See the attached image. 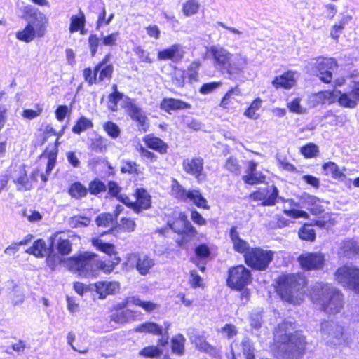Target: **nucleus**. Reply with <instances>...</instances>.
<instances>
[{"label": "nucleus", "mask_w": 359, "mask_h": 359, "mask_svg": "<svg viewBox=\"0 0 359 359\" xmlns=\"http://www.w3.org/2000/svg\"><path fill=\"white\" fill-rule=\"evenodd\" d=\"M274 340L279 344L281 359H302L305 354L306 337L290 321L280 323L274 332Z\"/></svg>", "instance_id": "obj_1"}, {"label": "nucleus", "mask_w": 359, "mask_h": 359, "mask_svg": "<svg viewBox=\"0 0 359 359\" xmlns=\"http://www.w3.org/2000/svg\"><path fill=\"white\" fill-rule=\"evenodd\" d=\"M311 299L327 314L335 315L344 307V296L339 290L328 283H317L313 287Z\"/></svg>", "instance_id": "obj_2"}, {"label": "nucleus", "mask_w": 359, "mask_h": 359, "mask_svg": "<svg viewBox=\"0 0 359 359\" xmlns=\"http://www.w3.org/2000/svg\"><path fill=\"white\" fill-rule=\"evenodd\" d=\"M306 280L300 274H285L279 277L277 292L280 298L293 304H299L304 299L303 288Z\"/></svg>", "instance_id": "obj_3"}, {"label": "nucleus", "mask_w": 359, "mask_h": 359, "mask_svg": "<svg viewBox=\"0 0 359 359\" xmlns=\"http://www.w3.org/2000/svg\"><path fill=\"white\" fill-rule=\"evenodd\" d=\"M95 253L86 252L78 257L67 259L65 262V266L81 276H94L97 273V268L98 267L95 259Z\"/></svg>", "instance_id": "obj_4"}, {"label": "nucleus", "mask_w": 359, "mask_h": 359, "mask_svg": "<svg viewBox=\"0 0 359 359\" xmlns=\"http://www.w3.org/2000/svg\"><path fill=\"white\" fill-rule=\"evenodd\" d=\"M335 280L344 287L359 293V268L353 264L339 267L334 273Z\"/></svg>", "instance_id": "obj_5"}, {"label": "nucleus", "mask_w": 359, "mask_h": 359, "mask_svg": "<svg viewBox=\"0 0 359 359\" xmlns=\"http://www.w3.org/2000/svg\"><path fill=\"white\" fill-rule=\"evenodd\" d=\"M273 257V252L259 248H252L244 255L245 262L251 268L259 270H265Z\"/></svg>", "instance_id": "obj_6"}, {"label": "nucleus", "mask_w": 359, "mask_h": 359, "mask_svg": "<svg viewBox=\"0 0 359 359\" xmlns=\"http://www.w3.org/2000/svg\"><path fill=\"white\" fill-rule=\"evenodd\" d=\"M251 280L250 270L243 265H238L229 270L227 285L231 289L241 291L251 283Z\"/></svg>", "instance_id": "obj_7"}, {"label": "nucleus", "mask_w": 359, "mask_h": 359, "mask_svg": "<svg viewBox=\"0 0 359 359\" xmlns=\"http://www.w3.org/2000/svg\"><path fill=\"white\" fill-rule=\"evenodd\" d=\"M125 264L130 269H135L140 275L146 276L154 266L155 261L144 254L130 253L127 255Z\"/></svg>", "instance_id": "obj_8"}, {"label": "nucleus", "mask_w": 359, "mask_h": 359, "mask_svg": "<svg viewBox=\"0 0 359 359\" xmlns=\"http://www.w3.org/2000/svg\"><path fill=\"white\" fill-rule=\"evenodd\" d=\"M320 334L327 344L335 346L342 342L344 329L334 321H325L321 324Z\"/></svg>", "instance_id": "obj_9"}, {"label": "nucleus", "mask_w": 359, "mask_h": 359, "mask_svg": "<svg viewBox=\"0 0 359 359\" xmlns=\"http://www.w3.org/2000/svg\"><path fill=\"white\" fill-rule=\"evenodd\" d=\"M249 64L248 56L241 52L231 54V59L224 69L230 78H235L244 73L245 69Z\"/></svg>", "instance_id": "obj_10"}, {"label": "nucleus", "mask_w": 359, "mask_h": 359, "mask_svg": "<svg viewBox=\"0 0 359 359\" xmlns=\"http://www.w3.org/2000/svg\"><path fill=\"white\" fill-rule=\"evenodd\" d=\"M279 191L278 188L272 185L270 188H262L252 192L249 196L253 201H261L262 206H273L278 198Z\"/></svg>", "instance_id": "obj_11"}, {"label": "nucleus", "mask_w": 359, "mask_h": 359, "mask_svg": "<svg viewBox=\"0 0 359 359\" xmlns=\"http://www.w3.org/2000/svg\"><path fill=\"white\" fill-rule=\"evenodd\" d=\"M207 53L208 56L212 58L214 66L224 71L232 53L220 45L211 46L208 48Z\"/></svg>", "instance_id": "obj_12"}, {"label": "nucleus", "mask_w": 359, "mask_h": 359, "mask_svg": "<svg viewBox=\"0 0 359 359\" xmlns=\"http://www.w3.org/2000/svg\"><path fill=\"white\" fill-rule=\"evenodd\" d=\"M336 65V61L332 58H319L313 64V72L322 81L330 83L332 79V70Z\"/></svg>", "instance_id": "obj_13"}, {"label": "nucleus", "mask_w": 359, "mask_h": 359, "mask_svg": "<svg viewBox=\"0 0 359 359\" xmlns=\"http://www.w3.org/2000/svg\"><path fill=\"white\" fill-rule=\"evenodd\" d=\"M325 261L324 255L320 252H305L298 258L302 268L306 270L320 269L323 268Z\"/></svg>", "instance_id": "obj_14"}, {"label": "nucleus", "mask_w": 359, "mask_h": 359, "mask_svg": "<svg viewBox=\"0 0 359 359\" xmlns=\"http://www.w3.org/2000/svg\"><path fill=\"white\" fill-rule=\"evenodd\" d=\"M333 93H336V102L344 107L355 108L359 102V81L355 82L352 91L346 93H341V91L333 90Z\"/></svg>", "instance_id": "obj_15"}, {"label": "nucleus", "mask_w": 359, "mask_h": 359, "mask_svg": "<svg viewBox=\"0 0 359 359\" xmlns=\"http://www.w3.org/2000/svg\"><path fill=\"white\" fill-rule=\"evenodd\" d=\"M123 102L130 118L138 123L142 130L144 132L147 131L149 128V122L143 111L129 98H126Z\"/></svg>", "instance_id": "obj_16"}, {"label": "nucleus", "mask_w": 359, "mask_h": 359, "mask_svg": "<svg viewBox=\"0 0 359 359\" xmlns=\"http://www.w3.org/2000/svg\"><path fill=\"white\" fill-rule=\"evenodd\" d=\"M185 53L182 45L175 43L167 48L158 51L157 58L159 60H171L174 63H178L182 60Z\"/></svg>", "instance_id": "obj_17"}, {"label": "nucleus", "mask_w": 359, "mask_h": 359, "mask_svg": "<svg viewBox=\"0 0 359 359\" xmlns=\"http://www.w3.org/2000/svg\"><path fill=\"white\" fill-rule=\"evenodd\" d=\"M183 170L187 174L194 176L198 181L205 178L203 174V160L201 158H186L182 162Z\"/></svg>", "instance_id": "obj_18"}, {"label": "nucleus", "mask_w": 359, "mask_h": 359, "mask_svg": "<svg viewBox=\"0 0 359 359\" xmlns=\"http://www.w3.org/2000/svg\"><path fill=\"white\" fill-rule=\"evenodd\" d=\"M32 16L33 19L29 22L28 25L32 27L36 38L43 37L48 25V18L39 11H34Z\"/></svg>", "instance_id": "obj_19"}, {"label": "nucleus", "mask_w": 359, "mask_h": 359, "mask_svg": "<svg viewBox=\"0 0 359 359\" xmlns=\"http://www.w3.org/2000/svg\"><path fill=\"white\" fill-rule=\"evenodd\" d=\"M12 178L18 191H25L32 189V182L28 180L24 165H20L17 168L12 174Z\"/></svg>", "instance_id": "obj_20"}, {"label": "nucleus", "mask_w": 359, "mask_h": 359, "mask_svg": "<svg viewBox=\"0 0 359 359\" xmlns=\"http://www.w3.org/2000/svg\"><path fill=\"white\" fill-rule=\"evenodd\" d=\"M170 326L171 323L168 321H165L162 326L153 322H147L137 327L135 331L150 333L154 335L167 334Z\"/></svg>", "instance_id": "obj_21"}, {"label": "nucleus", "mask_w": 359, "mask_h": 359, "mask_svg": "<svg viewBox=\"0 0 359 359\" xmlns=\"http://www.w3.org/2000/svg\"><path fill=\"white\" fill-rule=\"evenodd\" d=\"M95 291L100 299H104L107 295L116 294L120 291V283L117 281H100L95 285Z\"/></svg>", "instance_id": "obj_22"}, {"label": "nucleus", "mask_w": 359, "mask_h": 359, "mask_svg": "<svg viewBox=\"0 0 359 359\" xmlns=\"http://www.w3.org/2000/svg\"><path fill=\"white\" fill-rule=\"evenodd\" d=\"M336 96L337 95L336 93H333V90L320 91L311 95L308 98V102L310 107H315L318 104L335 102Z\"/></svg>", "instance_id": "obj_23"}, {"label": "nucleus", "mask_w": 359, "mask_h": 359, "mask_svg": "<svg viewBox=\"0 0 359 359\" xmlns=\"http://www.w3.org/2000/svg\"><path fill=\"white\" fill-rule=\"evenodd\" d=\"M54 237H50V245L48 247L43 239L35 241L32 247L26 250V252L33 255L36 257H44L53 250Z\"/></svg>", "instance_id": "obj_24"}, {"label": "nucleus", "mask_w": 359, "mask_h": 359, "mask_svg": "<svg viewBox=\"0 0 359 359\" xmlns=\"http://www.w3.org/2000/svg\"><path fill=\"white\" fill-rule=\"evenodd\" d=\"M128 304H134L136 306H139L142 307L147 312H151L157 309H158L159 306L150 301H142L139 297L133 296L131 297H128L124 302L117 305L116 306L119 309H123L126 307Z\"/></svg>", "instance_id": "obj_25"}, {"label": "nucleus", "mask_w": 359, "mask_h": 359, "mask_svg": "<svg viewBox=\"0 0 359 359\" xmlns=\"http://www.w3.org/2000/svg\"><path fill=\"white\" fill-rule=\"evenodd\" d=\"M295 84L294 72L292 71L287 72L281 76H276L272 81V85L276 89L279 88L290 89L294 86Z\"/></svg>", "instance_id": "obj_26"}, {"label": "nucleus", "mask_w": 359, "mask_h": 359, "mask_svg": "<svg viewBox=\"0 0 359 359\" xmlns=\"http://www.w3.org/2000/svg\"><path fill=\"white\" fill-rule=\"evenodd\" d=\"M110 58V55H107L102 62L95 67V73L97 76V82L102 81L104 79H109L113 72L111 65H107Z\"/></svg>", "instance_id": "obj_27"}, {"label": "nucleus", "mask_w": 359, "mask_h": 359, "mask_svg": "<svg viewBox=\"0 0 359 359\" xmlns=\"http://www.w3.org/2000/svg\"><path fill=\"white\" fill-rule=\"evenodd\" d=\"M190 104L180 100L174 98H165L161 103V108L167 112L175 110L191 109Z\"/></svg>", "instance_id": "obj_28"}, {"label": "nucleus", "mask_w": 359, "mask_h": 359, "mask_svg": "<svg viewBox=\"0 0 359 359\" xmlns=\"http://www.w3.org/2000/svg\"><path fill=\"white\" fill-rule=\"evenodd\" d=\"M230 238L233 243V248L235 251L245 254L250 248L249 244L245 240L240 238L239 233L236 227H232L230 230Z\"/></svg>", "instance_id": "obj_29"}, {"label": "nucleus", "mask_w": 359, "mask_h": 359, "mask_svg": "<svg viewBox=\"0 0 359 359\" xmlns=\"http://www.w3.org/2000/svg\"><path fill=\"white\" fill-rule=\"evenodd\" d=\"M136 213L140 212L142 210L148 209L151 205L150 196L147 191L143 189H137L136 191V201L135 202Z\"/></svg>", "instance_id": "obj_30"}, {"label": "nucleus", "mask_w": 359, "mask_h": 359, "mask_svg": "<svg viewBox=\"0 0 359 359\" xmlns=\"http://www.w3.org/2000/svg\"><path fill=\"white\" fill-rule=\"evenodd\" d=\"M144 141L149 148L161 154H165L167 151V144L158 137L147 135L144 137Z\"/></svg>", "instance_id": "obj_31"}, {"label": "nucleus", "mask_w": 359, "mask_h": 359, "mask_svg": "<svg viewBox=\"0 0 359 359\" xmlns=\"http://www.w3.org/2000/svg\"><path fill=\"white\" fill-rule=\"evenodd\" d=\"M192 202L198 208L208 210L210 207L208 205L207 200L202 196L198 190L189 191L187 201Z\"/></svg>", "instance_id": "obj_32"}, {"label": "nucleus", "mask_w": 359, "mask_h": 359, "mask_svg": "<svg viewBox=\"0 0 359 359\" xmlns=\"http://www.w3.org/2000/svg\"><path fill=\"white\" fill-rule=\"evenodd\" d=\"M199 8V0H187L182 4V11L184 16L190 17L197 14Z\"/></svg>", "instance_id": "obj_33"}, {"label": "nucleus", "mask_w": 359, "mask_h": 359, "mask_svg": "<svg viewBox=\"0 0 359 359\" xmlns=\"http://www.w3.org/2000/svg\"><path fill=\"white\" fill-rule=\"evenodd\" d=\"M185 339L182 334H177L171 340V349L174 354L182 355L184 353Z\"/></svg>", "instance_id": "obj_34"}, {"label": "nucleus", "mask_w": 359, "mask_h": 359, "mask_svg": "<svg viewBox=\"0 0 359 359\" xmlns=\"http://www.w3.org/2000/svg\"><path fill=\"white\" fill-rule=\"evenodd\" d=\"M135 317L134 312L130 309L117 311L111 316V320L118 323H125Z\"/></svg>", "instance_id": "obj_35"}, {"label": "nucleus", "mask_w": 359, "mask_h": 359, "mask_svg": "<svg viewBox=\"0 0 359 359\" xmlns=\"http://www.w3.org/2000/svg\"><path fill=\"white\" fill-rule=\"evenodd\" d=\"M201 65V63L200 61H193L185 71V74L191 83L198 81V70Z\"/></svg>", "instance_id": "obj_36"}, {"label": "nucleus", "mask_w": 359, "mask_h": 359, "mask_svg": "<svg viewBox=\"0 0 359 359\" xmlns=\"http://www.w3.org/2000/svg\"><path fill=\"white\" fill-rule=\"evenodd\" d=\"M171 193L177 198L187 201L189 191H187L176 180H172Z\"/></svg>", "instance_id": "obj_37"}, {"label": "nucleus", "mask_w": 359, "mask_h": 359, "mask_svg": "<svg viewBox=\"0 0 359 359\" xmlns=\"http://www.w3.org/2000/svg\"><path fill=\"white\" fill-rule=\"evenodd\" d=\"M323 169L327 175H331L333 178L340 179L344 177L343 172L340 170L338 165L333 162L325 163L323 165Z\"/></svg>", "instance_id": "obj_38"}, {"label": "nucleus", "mask_w": 359, "mask_h": 359, "mask_svg": "<svg viewBox=\"0 0 359 359\" xmlns=\"http://www.w3.org/2000/svg\"><path fill=\"white\" fill-rule=\"evenodd\" d=\"M188 221L185 213L180 212L178 214V217L173 222H168V224L175 233L180 234L182 229H184V226L186 224L185 223L188 222Z\"/></svg>", "instance_id": "obj_39"}, {"label": "nucleus", "mask_w": 359, "mask_h": 359, "mask_svg": "<svg viewBox=\"0 0 359 359\" xmlns=\"http://www.w3.org/2000/svg\"><path fill=\"white\" fill-rule=\"evenodd\" d=\"M91 242L94 247L107 255H112L115 252V247L113 244L104 243L100 238H92Z\"/></svg>", "instance_id": "obj_40"}, {"label": "nucleus", "mask_w": 359, "mask_h": 359, "mask_svg": "<svg viewBox=\"0 0 359 359\" xmlns=\"http://www.w3.org/2000/svg\"><path fill=\"white\" fill-rule=\"evenodd\" d=\"M298 198L301 201L302 208L310 209L311 211L313 210V208H310V206L315 205L319 202L317 197L306 193L302 194L298 196Z\"/></svg>", "instance_id": "obj_41"}, {"label": "nucleus", "mask_w": 359, "mask_h": 359, "mask_svg": "<svg viewBox=\"0 0 359 359\" xmlns=\"http://www.w3.org/2000/svg\"><path fill=\"white\" fill-rule=\"evenodd\" d=\"M242 180L248 184L255 185L263 183L265 180V176L262 172H251L245 174L242 177Z\"/></svg>", "instance_id": "obj_42"}, {"label": "nucleus", "mask_w": 359, "mask_h": 359, "mask_svg": "<svg viewBox=\"0 0 359 359\" xmlns=\"http://www.w3.org/2000/svg\"><path fill=\"white\" fill-rule=\"evenodd\" d=\"M185 224L184 229H182V232L180 233V235L182 236V243L189 242L195 237L197 233L196 229L191 225L189 221Z\"/></svg>", "instance_id": "obj_43"}, {"label": "nucleus", "mask_w": 359, "mask_h": 359, "mask_svg": "<svg viewBox=\"0 0 359 359\" xmlns=\"http://www.w3.org/2000/svg\"><path fill=\"white\" fill-rule=\"evenodd\" d=\"M240 93V90L237 86L231 88L225 94L219 104V106L224 109H227L229 106L232 104V100L234 99L233 96H238Z\"/></svg>", "instance_id": "obj_44"}, {"label": "nucleus", "mask_w": 359, "mask_h": 359, "mask_svg": "<svg viewBox=\"0 0 359 359\" xmlns=\"http://www.w3.org/2000/svg\"><path fill=\"white\" fill-rule=\"evenodd\" d=\"M16 38L24 42L29 43L36 37L32 31V27L27 25L24 29L16 33Z\"/></svg>", "instance_id": "obj_45"}, {"label": "nucleus", "mask_w": 359, "mask_h": 359, "mask_svg": "<svg viewBox=\"0 0 359 359\" xmlns=\"http://www.w3.org/2000/svg\"><path fill=\"white\" fill-rule=\"evenodd\" d=\"M93 126L92 121L86 117H81L72 128V132L80 134Z\"/></svg>", "instance_id": "obj_46"}, {"label": "nucleus", "mask_w": 359, "mask_h": 359, "mask_svg": "<svg viewBox=\"0 0 359 359\" xmlns=\"http://www.w3.org/2000/svg\"><path fill=\"white\" fill-rule=\"evenodd\" d=\"M299 237L302 240L313 241L316 238L314 229L309 224L304 225L298 232Z\"/></svg>", "instance_id": "obj_47"}, {"label": "nucleus", "mask_w": 359, "mask_h": 359, "mask_svg": "<svg viewBox=\"0 0 359 359\" xmlns=\"http://www.w3.org/2000/svg\"><path fill=\"white\" fill-rule=\"evenodd\" d=\"M163 350L156 346H149L144 348L140 351V355L145 358H154L160 357Z\"/></svg>", "instance_id": "obj_48"}, {"label": "nucleus", "mask_w": 359, "mask_h": 359, "mask_svg": "<svg viewBox=\"0 0 359 359\" xmlns=\"http://www.w3.org/2000/svg\"><path fill=\"white\" fill-rule=\"evenodd\" d=\"M114 92L109 95L108 108L112 111H117V103L122 99L123 95L118 92L116 85L113 86Z\"/></svg>", "instance_id": "obj_49"}, {"label": "nucleus", "mask_w": 359, "mask_h": 359, "mask_svg": "<svg viewBox=\"0 0 359 359\" xmlns=\"http://www.w3.org/2000/svg\"><path fill=\"white\" fill-rule=\"evenodd\" d=\"M91 219L89 217L82 215H75L70 218L69 224L74 228L84 227L89 225Z\"/></svg>", "instance_id": "obj_50"}, {"label": "nucleus", "mask_w": 359, "mask_h": 359, "mask_svg": "<svg viewBox=\"0 0 359 359\" xmlns=\"http://www.w3.org/2000/svg\"><path fill=\"white\" fill-rule=\"evenodd\" d=\"M196 347L201 351H204L212 356H217L219 354L218 350L209 344L203 339H198L196 341Z\"/></svg>", "instance_id": "obj_51"}, {"label": "nucleus", "mask_w": 359, "mask_h": 359, "mask_svg": "<svg viewBox=\"0 0 359 359\" xmlns=\"http://www.w3.org/2000/svg\"><path fill=\"white\" fill-rule=\"evenodd\" d=\"M85 24V18L83 14L81 17L77 15H72L71 18V23L69 31L71 33L76 32L80 29H83Z\"/></svg>", "instance_id": "obj_52"}, {"label": "nucleus", "mask_w": 359, "mask_h": 359, "mask_svg": "<svg viewBox=\"0 0 359 359\" xmlns=\"http://www.w3.org/2000/svg\"><path fill=\"white\" fill-rule=\"evenodd\" d=\"M69 194L72 197L79 198L86 195L87 189L81 183L76 182L71 185Z\"/></svg>", "instance_id": "obj_53"}, {"label": "nucleus", "mask_w": 359, "mask_h": 359, "mask_svg": "<svg viewBox=\"0 0 359 359\" xmlns=\"http://www.w3.org/2000/svg\"><path fill=\"white\" fill-rule=\"evenodd\" d=\"M185 72L175 68L172 78L173 84L177 88H182L185 83Z\"/></svg>", "instance_id": "obj_54"}, {"label": "nucleus", "mask_w": 359, "mask_h": 359, "mask_svg": "<svg viewBox=\"0 0 359 359\" xmlns=\"http://www.w3.org/2000/svg\"><path fill=\"white\" fill-rule=\"evenodd\" d=\"M103 128L108 135L114 139L117 138L120 135L121 130L114 122L108 121L105 123L103 126Z\"/></svg>", "instance_id": "obj_55"}, {"label": "nucleus", "mask_w": 359, "mask_h": 359, "mask_svg": "<svg viewBox=\"0 0 359 359\" xmlns=\"http://www.w3.org/2000/svg\"><path fill=\"white\" fill-rule=\"evenodd\" d=\"M114 219V215L110 213H102L98 215L95 219V222L99 226H109L113 220Z\"/></svg>", "instance_id": "obj_56"}, {"label": "nucleus", "mask_w": 359, "mask_h": 359, "mask_svg": "<svg viewBox=\"0 0 359 359\" xmlns=\"http://www.w3.org/2000/svg\"><path fill=\"white\" fill-rule=\"evenodd\" d=\"M301 153L306 158H313L318 155V147L313 143H309L301 148Z\"/></svg>", "instance_id": "obj_57"}, {"label": "nucleus", "mask_w": 359, "mask_h": 359, "mask_svg": "<svg viewBox=\"0 0 359 359\" xmlns=\"http://www.w3.org/2000/svg\"><path fill=\"white\" fill-rule=\"evenodd\" d=\"M119 262H120V258L116 259L115 262H102V261H100V262L96 261V264L98 265L97 270L100 269L105 273H109L114 269L115 266L117 265L119 263Z\"/></svg>", "instance_id": "obj_58"}, {"label": "nucleus", "mask_w": 359, "mask_h": 359, "mask_svg": "<svg viewBox=\"0 0 359 359\" xmlns=\"http://www.w3.org/2000/svg\"><path fill=\"white\" fill-rule=\"evenodd\" d=\"M225 168L236 175H238L241 170V166L239 165L238 160L234 157H230L227 159Z\"/></svg>", "instance_id": "obj_59"}, {"label": "nucleus", "mask_w": 359, "mask_h": 359, "mask_svg": "<svg viewBox=\"0 0 359 359\" xmlns=\"http://www.w3.org/2000/svg\"><path fill=\"white\" fill-rule=\"evenodd\" d=\"M195 252L197 258H193L192 262L198 265L197 259L198 258L205 259L208 257L210 255V250L206 245L201 244L196 248Z\"/></svg>", "instance_id": "obj_60"}, {"label": "nucleus", "mask_w": 359, "mask_h": 359, "mask_svg": "<svg viewBox=\"0 0 359 359\" xmlns=\"http://www.w3.org/2000/svg\"><path fill=\"white\" fill-rule=\"evenodd\" d=\"M46 257V263L52 270L55 269L56 266L62 262L65 264V262L67 260L62 259L60 256L57 255L53 254L52 251Z\"/></svg>", "instance_id": "obj_61"}, {"label": "nucleus", "mask_w": 359, "mask_h": 359, "mask_svg": "<svg viewBox=\"0 0 359 359\" xmlns=\"http://www.w3.org/2000/svg\"><path fill=\"white\" fill-rule=\"evenodd\" d=\"M222 82H210L204 83L199 89V93L203 95L211 93L222 86Z\"/></svg>", "instance_id": "obj_62"}, {"label": "nucleus", "mask_w": 359, "mask_h": 359, "mask_svg": "<svg viewBox=\"0 0 359 359\" xmlns=\"http://www.w3.org/2000/svg\"><path fill=\"white\" fill-rule=\"evenodd\" d=\"M119 226L124 231L133 232L135 231L136 224L134 219L123 217L120 221Z\"/></svg>", "instance_id": "obj_63"}, {"label": "nucleus", "mask_w": 359, "mask_h": 359, "mask_svg": "<svg viewBox=\"0 0 359 359\" xmlns=\"http://www.w3.org/2000/svg\"><path fill=\"white\" fill-rule=\"evenodd\" d=\"M342 249L344 252H346L348 255H353L359 252V245L353 241H347L344 242Z\"/></svg>", "instance_id": "obj_64"}]
</instances>
